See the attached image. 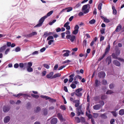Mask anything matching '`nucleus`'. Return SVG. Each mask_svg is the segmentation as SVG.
Masks as SVG:
<instances>
[{"label":"nucleus","mask_w":124,"mask_h":124,"mask_svg":"<svg viewBox=\"0 0 124 124\" xmlns=\"http://www.w3.org/2000/svg\"><path fill=\"white\" fill-rule=\"evenodd\" d=\"M75 118L77 122L78 123L80 122V121L79 118L78 117H75Z\"/></svg>","instance_id":"ea45409f"},{"label":"nucleus","mask_w":124,"mask_h":124,"mask_svg":"<svg viewBox=\"0 0 124 124\" xmlns=\"http://www.w3.org/2000/svg\"><path fill=\"white\" fill-rule=\"evenodd\" d=\"M54 38V37L52 36H49L48 37L47 39V40H50Z\"/></svg>","instance_id":"4c0bfd02"},{"label":"nucleus","mask_w":124,"mask_h":124,"mask_svg":"<svg viewBox=\"0 0 124 124\" xmlns=\"http://www.w3.org/2000/svg\"><path fill=\"white\" fill-rule=\"evenodd\" d=\"M54 42V40L53 39H51L50 40H49V41L48 42V44L49 45H51L52 43L53 42Z\"/></svg>","instance_id":"37998d69"},{"label":"nucleus","mask_w":124,"mask_h":124,"mask_svg":"<svg viewBox=\"0 0 124 124\" xmlns=\"http://www.w3.org/2000/svg\"><path fill=\"white\" fill-rule=\"evenodd\" d=\"M27 69V70L28 72H32L33 71V69L31 67H26Z\"/></svg>","instance_id":"393cba45"},{"label":"nucleus","mask_w":124,"mask_h":124,"mask_svg":"<svg viewBox=\"0 0 124 124\" xmlns=\"http://www.w3.org/2000/svg\"><path fill=\"white\" fill-rule=\"evenodd\" d=\"M53 11H51L48 12L47 14L46 15L44 16L41 18L39 21V23L35 25L34 27H39L41 26L42 25V23L44 21L45 19L48 16H50L53 13Z\"/></svg>","instance_id":"f257e3e1"},{"label":"nucleus","mask_w":124,"mask_h":124,"mask_svg":"<svg viewBox=\"0 0 124 124\" xmlns=\"http://www.w3.org/2000/svg\"><path fill=\"white\" fill-rule=\"evenodd\" d=\"M98 77L100 78H104L105 76V73L103 71H101L98 73Z\"/></svg>","instance_id":"1a4fd4ad"},{"label":"nucleus","mask_w":124,"mask_h":124,"mask_svg":"<svg viewBox=\"0 0 124 124\" xmlns=\"http://www.w3.org/2000/svg\"><path fill=\"white\" fill-rule=\"evenodd\" d=\"M102 84L104 85H106L107 84V81L105 80H103L102 81Z\"/></svg>","instance_id":"69168bd1"},{"label":"nucleus","mask_w":124,"mask_h":124,"mask_svg":"<svg viewBox=\"0 0 124 124\" xmlns=\"http://www.w3.org/2000/svg\"><path fill=\"white\" fill-rule=\"evenodd\" d=\"M102 6V4L101 3H100L99 4L98 7V9L99 10H101V7Z\"/></svg>","instance_id":"c03bdc74"},{"label":"nucleus","mask_w":124,"mask_h":124,"mask_svg":"<svg viewBox=\"0 0 124 124\" xmlns=\"http://www.w3.org/2000/svg\"><path fill=\"white\" fill-rule=\"evenodd\" d=\"M79 28L78 25H76L74 27V30L73 31L72 33L75 35L77 34L78 31V30Z\"/></svg>","instance_id":"39448f33"},{"label":"nucleus","mask_w":124,"mask_h":124,"mask_svg":"<svg viewBox=\"0 0 124 124\" xmlns=\"http://www.w3.org/2000/svg\"><path fill=\"white\" fill-rule=\"evenodd\" d=\"M21 50V49L19 47H17L15 49V50L16 52L19 51Z\"/></svg>","instance_id":"de8ad7c7"},{"label":"nucleus","mask_w":124,"mask_h":124,"mask_svg":"<svg viewBox=\"0 0 124 124\" xmlns=\"http://www.w3.org/2000/svg\"><path fill=\"white\" fill-rule=\"evenodd\" d=\"M122 28V26L120 24H119L117 27L115 31L116 32L119 31Z\"/></svg>","instance_id":"f3484780"},{"label":"nucleus","mask_w":124,"mask_h":124,"mask_svg":"<svg viewBox=\"0 0 124 124\" xmlns=\"http://www.w3.org/2000/svg\"><path fill=\"white\" fill-rule=\"evenodd\" d=\"M10 120V116H6L4 119V121L5 123H6L8 122Z\"/></svg>","instance_id":"ddd939ff"},{"label":"nucleus","mask_w":124,"mask_h":124,"mask_svg":"<svg viewBox=\"0 0 124 124\" xmlns=\"http://www.w3.org/2000/svg\"><path fill=\"white\" fill-rule=\"evenodd\" d=\"M106 54H104L102 56L100 57L98 59V60L99 61H101L102 59L105 56Z\"/></svg>","instance_id":"a19ab883"},{"label":"nucleus","mask_w":124,"mask_h":124,"mask_svg":"<svg viewBox=\"0 0 124 124\" xmlns=\"http://www.w3.org/2000/svg\"><path fill=\"white\" fill-rule=\"evenodd\" d=\"M10 109L9 107L8 106H4L3 109V111L5 112H8Z\"/></svg>","instance_id":"6e6552de"},{"label":"nucleus","mask_w":124,"mask_h":124,"mask_svg":"<svg viewBox=\"0 0 124 124\" xmlns=\"http://www.w3.org/2000/svg\"><path fill=\"white\" fill-rule=\"evenodd\" d=\"M31 95L33 97L37 99L39 97V96L38 95H35L34 94H32Z\"/></svg>","instance_id":"2f4dec72"},{"label":"nucleus","mask_w":124,"mask_h":124,"mask_svg":"<svg viewBox=\"0 0 124 124\" xmlns=\"http://www.w3.org/2000/svg\"><path fill=\"white\" fill-rule=\"evenodd\" d=\"M101 82L98 80L96 79L95 81V85L96 87H98L100 85Z\"/></svg>","instance_id":"aec40b11"},{"label":"nucleus","mask_w":124,"mask_h":124,"mask_svg":"<svg viewBox=\"0 0 124 124\" xmlns=\"http://www.w3.org/2000/svg\"><path fill=\"white\" fill-rule=\"evenodd\" d=\"M57 115L60 121H62L63 120L62 116L61 114L60 113H58V114Z\"/></svg>","instance_id":"5701e85b"},{"label":"nucleus","mask_w":124,"mask_h":124,"mask_svg":"<svg viewBox=\"0 0 124 124\" xmlns=\"http://www.w3.org/2000/svg\"><path fill=\"white\" fill-rule=\"evenodd\" d=\"M40 97L41 98L43 99H45L46 100L49 99L50 98L49 97L46 96L42 95Z\"/></svg>","instance_id":"cd10ccee"},{"label":"nucleus","mask_w":124,"mask_h":124,"mask_svg":"<svg viewBox=\"0 0 124 124\" xmlns=\"http://www.w3.org/2000/svg\"><path fill=\"white\" fill-rule=\"evenodd\" d=\"M77 114L78 116H79L80 114H83V113L81 110L80 108L78 107L76 108Z\"/></svg>","instance_id":"0eeeda50"},{"label":"nucleus","mask_w":124,"mask_h":124,"mask_svg":"<svg viewBox=\"0 0 124 124\" xmlns=\"http://www.w3.org/2000/svg\"><path fill=\"white\" fill-rule=\"evenodd\" d=\"M24 94L22 93H19L17 95H15L14 96L18 98L20 96L24 95Z\"/></svg>","instance_id":"c756f323"},{"label":"nucleus","mask_w":124,"mask_h":124,"mask_svg":"<svg viewBox=\"0 0 124 124\" xmlns=\"http://www.w3.org/2000/svg\"><path fill=\"white\" fill-rule=\"evenodd\" d=\"M46 49L45 47H43L40 49V52H43L46 50Z\"/></svg>","instance_id":"680f3d73"},{"label":"nucleus","mask_w":124,"mask_h":124,"mask_svg":"<svg viewBox=\"0 0 124 124\" xmlns=\"http://www.w3.org/2000/svg\"><path fill=\"white\" fill-rule=\"evenodd\" d=\"M79 101L78 100H76L74 101V103H75V106L76 107H77L79 105Z\"/></svg>","instance_id":"412c9836"},{"label":"nucleus","mask_w":124,"mask_h":124,"mask_svg":"<svg viewBox=\"0 0 124 124\" xmlns=\"http://www.w3.org/2000/svg\"><path fill=\"white\" fill-rule=\"evenodd\" d=\"M66 37L67 39H70L72 42H73L75 39V36L73 35H67Z\"/></svg>","instance_id":"20e7f679"},{"label":"nucleus","mask_w":124,"mask_h":124,"mask_svg":"<svg viewBox=\"0 0 124 124\" xmlns=\"http://www.w3.org/2000/svg\"><path fill=\"white\" fill-rule=\"evenodd\" d=\"M103 20L104 22L106 23H109L110 22L109 20L105 18H104Z\"/></svg>","instance_id":"79ce46f5"},{"label":"nucleus","mask_w":124,"mask_h":124,"mask_svg":"<svg viewBox=\"0 0 124 124\" xmlns=\"http://www.w3.org/2000/svg\"><path fill=\"white\" fill-rule=\"evenodd\" d=\"M86 40H85L83 42V46L84 47L86 46Z\"/></svg>","instance_id":"e2e57ef3"},{"label":"nucleus","mask_w":124,"mask_h":124,"mask_svg":"<svg viewBox=\"0 0 124 124\" xmlns=\"http://www.w3.org/2000/svg\"><path fill=\"white\" fill-rule=\"evenodd\" d=\"M106 62H108V64H109L111 62V57L110 56H108L107 57L106 59Z\"/></svg>","instance_id":"6ab92c4d"},{"label":"nucleus","mask_w":124,"mask_h":124,"mask_svg":"<svg viewBox=\"0 0 124 124\" xmlns=\"http://www.w3.org/2000/svg\"><path fill=\"white\" fill-rule=\"evenodd\" d=\"M112 8L113 10V14L114 15L116 14L117 12L116 10L115 9V7L114 6H112Z\"/></svg>","instance_id":"7c9ffc66"},{"label":"nucleus","mask_w":124,"mask_h":124,"mask_svg":"<svg viewBox=\"0 0 124 124\" xmlns=\"http://www.w3.org/2000/svg\"><path fill=\"white\" fill-rule=\"evenodd\" d=\"M117 59L120 61L124 62V59H123L118 58H117Z\"/></svg>","instance_id":"338daca9"},{"label":"nucleus","mask_w":124,"mask_h":124,"mask_svg":"<svg viewBox=\"0 0 124 124\" xmlns=\"http://www.w3.org/2000/svg\"><path fill=\"white\" fill-rule=\"evenodd\" d=\"M7 47L6 45L3 46L0 48V53L3 52L6 49Z\"/></svg>","instance_id":"4468645a"},{"label":"nucleus","mask_w":124,"mask_h":124,"mask_svg":"<svg viewBox=\"0 0 124 124\" xmlns=\"http://www.w3.org/2000/svg\"><path fill=\"white\" fill-rule=\"evenodd\" d=\"M113 93L112 91L111 90H108L106 92V93L107 94H111Z\"/></svg>","instance_id":"c9c22d12"},{"label":"nucleus","mask_w":124,"mask_h":124,"mask_svg":"<svg viewBox=\"0 0 124 124\" xmlns=\"http://www.w3.org/2000/svg\"><path fill=\"white\" fill-rule=\"evenodd\" d=\"M95 22V20L92 19L89 22V23L91 24H94Z\"/></svg>","instance_id":"e433bc0d"},{"label":"nucleus","mask_w":124,"mask_h":124,"mask_svg":"<svg viewBox=\"0 0 124 124\" xmlns=\"http://www.w3.org/2000/svg\"><path fill=\"white\" fill-rule=\"evenodd\" d=\"M76 79H74V81L72 83L73 84H74L75 85H77L78 83V81L76 80Z\"/></svg>","instance_id":"864d4df0"},{"label":"nucleus","mask_w":124,"mask_h":124,"mask_svg":"<svg viewBox=\"0 0 124 124\" xmlns=\"http://www.w3.org/2000/svg\"><path fill=\"white\" fill-rule=\"evenodd\" d=\"M110 48V46L109 45H108V47L106 48L105 50V54H106L108 53V51L109 50Z\"/></svg>","instance_id":"b1692460"},{"label":"nucleus","mask_w":124,"mask_h":124,"mask_svg":"<svg viewBox=\"0 0 124 124\" xmlns=\"http://www.w3.org/2000/svg\"><path fill=\"white\" fill-rule=\"evenodd\" d=\"M70 87L73 89L75 88L76 87V85L72 83L70 85Z\"/></svg>","instance_id":"72a5a7b5"},{"label":"nucleus","mask_w":124,"mask_h":124,"mask_svg":"<svg viewBox=\"0 0 124 124\" xmlns=\"http://www.w3.org/2000/svg\"><path fill=\"white\" fill-rule=\"evenodd\" d=\"M66 52V53L64 54L63 56H68L69 55V53L70 52V51L67 50H64L63 51V52Z\"/></svg>","instance_id":"f8f14e48"},{"label":"nucleus","mask_w":124,"mask_h":124,"mask_svg":"<svg viewBox=\"0 0 124 124\" xmlns=\"http://www.w3.org/2000/svg\"><path fill=\"white\" fill-rule=\"evenodd\" d=\"M27 65V63L25 62L24 63H21L19 64V67L21 69H23V70H24L26 67V66Z\"/></svg>","instance_id":"423d86ee"},{"label":"nucleus","mask_w":124,"mask_h":124,"mask_svg":"<svg viewBox=\"0 0 124 124\" xmlns=\"http://www.w3.org/2000/svg\"><path fill=\"white\" fill-rule=\"evenodd\" d=\"M93 116L94 118H96L99 116L98 113H93Z\"/></svg>","instance_id":"4d7b16f0"},{"label":"nucleus","mask_w":124,"mask_h":124,"mask_svg":"<svg viewBox=\"0 0 124 124\" xmlns=\"http://www.w3.org/2000/svg\"><path fill=\"white\" fill-rule=\"evenodd\" d=\"M46 71L45 70L43 71L42 72V76H45L46 75Z\"/></svg>","instance_id":"0e129e2a"},{"label":"nucleus","mask_w":124,"mask_h":124,"mask_svg":"<svg viewBox=\"0 0 124 124\" xmlns=\"http://www.w3.org/2000/svg\"><path fill=\"white\" fill-rule=\"evenodd\" d=\"M60 108V109L62 110H65L66 109V108L65 105H61Z\"/></svg>","instance_id":"c85d7f7f"},{"label":"nucleus","mask_w":124,"mask_h":124,"mask_svg":"<svg viewBox=\"0 0 124 124\" xmlns=\"http://www.w3.org/2000/svg\"><path fill=\"white\" fill-rule=\"evenodd\" d=\"M113 116H117V114L115 112L112 111L111 112Z\"/></svg>","instance_id":"052dcab7"},{"label":"nucleus","mask_w":124,"mask_h":124,"mask_svg":"<svg viewBox=\"0 0 124 124\" xmlns=\"http://www.w3.org/2000/svg\"><path fill=\"white\" fill-rule=\"evenodd\" d=\"M74 76V74H72L69 76V77L70 78L69 80V81L70 82H71L73 81V78Z\"/></svg>","instance_id":"dca6fc26"},{"label":"nucleus","mask_w":124,"mask_h":124,"mask_svg":"<svg viewBox=\"0 0 124 124\" xmlns=\"http://www.w3.org/2000/svg\"><path fill=\"white\" fill-rule=\"evenodd\" d=\"M119 114L121 115H122L124 114V109H122L120 110L119 111Z\"/></svg>","instance_id":"a878e982"},{"label":"nucleus","mask_w":124,"mask_h":124,"mask_svg":"<svg viewBox=\"0 0 124 124\" xmlns=\"http://www.w3.org/2000/svg\"><path fill=\"white\" fill-rule=\"evenodd\" d=\"M54 73L53 72H51L49 74H47L46 75V77L48 78H50L51 79L53 78H54V76H52L53 75Z\"/></svg>","instance_id":"9b49d317"},{"label":"nucleus","mask_w":124,"mask_h":124,"mask_svg":"<svg viewBox=\"0 0 124 124\" xmlns=\"http://www.w3.org/2000/svg\"><path fill=\"white\" fill-rule=\"evenodd\" d=\"M120 53V51L119 50H117L116 52V54L117 56H118Z\"/></svg>","instance_id":"09e8293b"},{"label":"nucleus","mask_w":124,"mask_h":124,"mask_svg":"<svg viewBox=\"0 0 124 124\" xmlns=\"http://www.w3.org/2000/svg\"><path fill=\"white\" fill-rule=\"evenodd\" d=\"M47 113V109H45L44 110V114L45 115H46Z\"/></svg>","instance_id":"603ef678"},{"label":"nucleus","mask_w":124,"mask_h":124,"mask_svg":"<svg viewBox=\"0 0 124 124\" xmlns=\"http://www.w3.org/2000/svg\"><path fill=\"white\" fill-rule=\"evenodd\" d=\"M90 8V5L89 4L85 5L83 6L82 8V11L85 14L88 13L89 10Z\"/></svg>","instance_id":"f03ea898"},{"label":"nucleus","mask_w":124,"mask_h":124,"mask_svg":"<svg viewBox=\"0 0 124 124\" xmlns=\"http://www.w3.org/2000/svg\"><path fill=\"white\" fill-rule=\"evenodd\" d=\"M28 66H26V67H31L32 65V63L31 62H29L27 63Z\"/></svg>","instance_id":"f704fd0d"},{"label":"nucleus","mask_w":124,"mask_h":124,"mask_svg":"<svg viewBox=\"0 0 124 124\" xmlns=\"http://www.w3.org/2000/svg\"><path fill=\"white\" fill-rule=\"evenodd\" d=\"M61 74L60 73H58L55 74V78L59 77L61 76Z\"/></svg>","instance_id":"a18cd8bd"},{"label":"nucleus","mask_w":124,"mask_h":124,"mask_svg":"<svg viewBox=\"0 0 124 124\" xmlns=\"http://www.w3.org/2000/svg\"><path fill=\"white\" fill-rule=\"evenodd\" d=\"M43 66L44 67L47 69H48L49 68V66L47 64H44Z\"/></svg>","instance_id":"58836bf2"},{"label":"nucleus","mask_w":124,"mask_h":124,"mask_svg":"<svg viewBox=\"0 0 124 124\" xmlns=\"http://www.w3.org/2000/svg\"><path fill=\"white\" fill-rule=\"evenodd\" d=\"M67 9V12H69L71 11L72 10V8L71 7H69L68 8H66L65 9Z\"/></svg>","instance_id":"473e14b6"},{"label":"nucleus","mask_w":124,"mask_h":124,"mask_svg":"<svg viewBox=\"0 0 124 124\" xmlns=\"http://www.w3.org/2000/svg\"><path fill=\"white\" fill-rule=\"evenodd\" d=\"M113 63L116 65L119 66L120 65V64L119 62L115 60L113 61Z\"/></svg>","instance_id":"a211bd4d"},{"label":"nucleus","mask_w":124,"mask_h":124,"mask_svg":"<svg viewBox=\"0 0 124 124\" xmlns=\"http://www.w3.org/2000/svg\"><path fill=\"white\" fill-rule=\"evenodd\" d=\"M24 36L26 37H30L32 36L31 33L25 35Z\"/></svg>","instance_id":"5fc2aeb1"},{"label":"nucleus","mask_w":124,"mask_h":124,"mask_svg":"<svg viewBox=\"0 0 124 124\" xmlns=\"http://www.w3.org/2000/svg\"><path fill=\"white\" fill-rule=\"evenodd\" d=\"M53 33L52 32H48L47 31L45 32H44L43 36V37L46 38L49 36L51 35Z\"/></svg>","instance_id":"9d476101"},{"label":"nucleus","mask_w":124,"mask_h":124,"mask_svg":"<svg viewBox=\"0 0 124 124\" xmlns=\"http://www.w3.org/2000/svg\"><path fill=\"white\" fill-rule=\"evenodd\" d=\"M88 112H86V115L89 118H91L92 117V116L91 114H89L90 112V110H88Z\"/></svg>","instance_id":"4be33fe9"},{"label":"nucleus","mask_w":124,"mask_h":124,"mask_svg":"<svg viewBox=\"0 0 124 124\" xmlns=\"http://www.w3.org/2000/svg\"><path fill=\"white\" fill-rule=\"evenodd\" d=\"M101 116L102 118L104 119L106 118H107V116H106L105 114H102L101 115Z\"/></svg>","instance_id":"6e6d98bb"},{"label":"nucleus","mask_w":124,"mask_h":124,"mask_svg":"<svg viewBox=\"0 0 124 124\" xmlns=\"http://www.w3.org/2000/svg\"><path fill=\"white\" fill-rule=\"evenodd\" d=\"M19 66V64L18 63H16L14 65V67L15 68H17Z\"/></svg>","instance_id":"3c124183"},{"label":"nucleus","mask_w":124,"mask_h":124,"mask_svg":"<svg viewBox=\"0 0 124 124\" xmlns=\"http://www.w3.org/2000/svg\"><path fill=\"white\" fill-rule=\"evenodd\" d=\"M82 90V89L81 88H79L77 89L75 91V94L78 97H81L82 95L81 92Z\"/></svg>","instance_id":"7ed1b4c3"},{"label":"nucleus","mask_w":124,"mask_h":124,"mask_svg":"<svg viewBox=\"0 0 124 124\" xmlns=\"http://www.w3.org/2000/svg\"><path fill=\"white\" fill-rule=\"evenodd\" d=\"M71 62V61H70V60H67L65 61H64L63 62V63L64 64V63H67L68 64L69 63V62Z\"/></svg>","instance_id":"49530a36"},{"label":"nucleus","mask_w":124,"mask_h":124,"mask_svg":"<svg viewBox=\"0 0 124 124\" xmlns=\"http://www.w3.org/2000/svg\"><path fill=\"white\" fill-rule=\"evenodd\" d=\"M101 107V105L100 104H97L94 105L93 107V108L95 110H98Z\"/></svg>","instance_id":"2eb2a0df"},{"label":"nucleus","mask_w":124,"mask_h":124,"mask_svg":"<svg viewBox=\"0 0 124 124\" xmlns=\"http://www.w3.org/2000/svg\"><path fill=\"white\" fill-rule=\"evenodd\" d=\"M70 24V23L69 22H66L64 25V26L65 27H66L67 26H69V24Z\"/></svg>","instance_id":"13d9d810"},{"label":"nucleus","mask_w":124,"mask_h":124,"mask_svg":"<svg viewBox=\"0 0 124 124\" xmlns=\"http://www.w3.org/2000/svg\"><path fill=\"white\" fill-rule=\"evenodd\" d=\"M51 123L52 124H54V118L52 119L51 121Z\"/></svg>","instance_id":"774afa93"},{"label":"nucleus","mask_w":124,"mask_h":124,"mask_svg":"<svg viewBox=\"0 0 124 124\" xmlns=\"http://www.w3.org/2000/svg\"><path fill=\"white\" fill-rule=\"evenodd\" d=\"M40 108L39 107H37L36 108V110L35 111V112L36 113H37L39 111H40Z\"/></svg>","instance_id":"8fccbe9b"},{"label":"nucleus","mask_w":124,"mask_h":124,"mask_svg":"<svg viewBox=\"0 0 124 124\" xmlns=\"http://www.w3.org/2000/svg\"><path fill=\"white\" fill-rule=\"evenodd\" d=\"M117 56L116 54L114 53H113L112 54V57L114 59H117V58H118V57H117V56Z\"/></svg>","instance_id":"bb28decb"},{"label":"nucleus","mask_w":124,"mask_h":124,"mask_svg":"<svg viewBox=\"0 0 124 124\" xmlns=\"http://www.w3.org/2000/svg\"><path fill=\"white\" fill-rule=\"evenodd\" d=\"M105 30V29L104 28H102L101 30V32L102 34H103L104 33Z\"/></svg>","instance_id":"bf43d9fd"}]
</instances>
